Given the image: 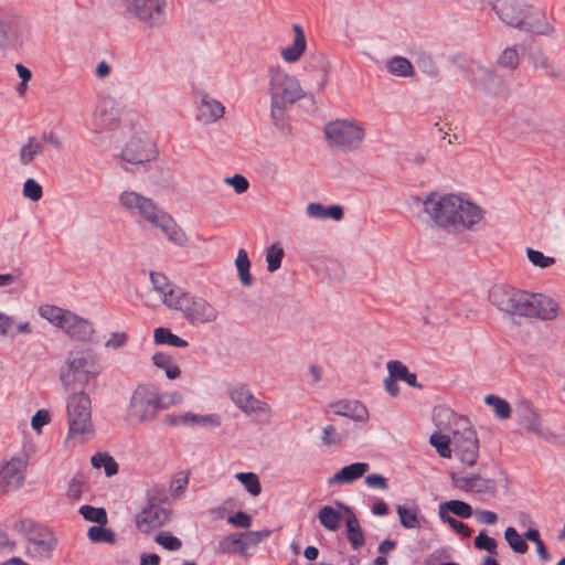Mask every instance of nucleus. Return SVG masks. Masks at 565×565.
Segmentation results:
<instances>
[{
  "instance_id": "nucleus-1",
  "label": "nucleus",
  "mask_w": 565,
  "mask_h": 565,
  "mask_svg": "<svg viewBox=\"0 0 565 565\" xmlns=\"http://www.w3.org/2000/svg\"><path fill=\"white\" fill-rule=\"evenodd\" d=\"M424 211L443 228H470L482 218V210L455 194L430 192L422 201Z\"/></svg>"
},
{
  "instance_id": "nucleus-2",
  "label": "nucleus",
  "mask_w": 565,
  "mask_h": 565,
  "mask_svg": "<svg viewBox=\"0 0 565 565\" xmlns=\"http://www.w3.org/2000/svg\"><path fill=\"white\" fill-rule=\"evenodd\" d=\"M492 10L508 26L540 35H547L553 31L544 17L535 18L533 8L521 0H494Z\"/></svg>"
},
{
  "instance_id": "nucleus-3",
  "label": "nucleus",
  "mask_w": 565,
  "mask_h": 565,
  "mask_svg": "<svg viewBox=\"0 0 565 565\" xmlns=\"http://www.w3.org/2000/svg\"><path fill=\"white\" fill-rule=\"evenodd\" d=\"M436 425H440V418H446L452 424V447L455 456L465 465L473 466L479 456V439L469 419L459 416L447 408H440L434 415Z\"/></svg>"
},
{
  "instance_id": "nucleus-4",
  "label": "nucleus",
  "mask_w": 565,
  "mask_h": 565,
  "mask_svg": "<svg viewBox=\"0 0 565 565\" xmlns=\"http://www.w3.org/2000/svg\"><path fill=\"white\" fill-rule=\"evenodd\" d=\"M39 315L63 330L74 341L84 343L93 341L95 334L93 322L71 310L53 305H42L39 307Z\"/></svg>"
},
{
  "instance_id": "nucleus-5",
  "label": "nucleus",
  "mask_w": 565,
  "mask_h": 565,
  "mask_svg": "<svg viewBox=\"0 0 565 565\" xmlns=\"http://www.w3.org/2000/svg\"><path fill=\"white\" fill-rule=\"evenodd\" d=\"M99 373L100 366L93 351L79 350L68 353L60 379L66 391H73L76 385L84 387Z\"/></svg>"
},
{
  "instance_id": "nucleus-6",
  "label": "nucleus",
  "mask_w": 565,
  "mask_h": 565,
  "mask_svg": "<svg viewBox=\"0 0 565 565\" xmlns=\"http://www.w3.org/2000/svg\"><path fill=\"white\" fill-rule=\"evenodd\" d=\"M68 437L85 441L94 434L92 401L84 391L73 392L66 401Z\"/></svg>"
},
{
  "instance_id": "nucleus-7",
  "label": "nucleus",
  "mask_w": 565,
  "mask_h": 565,
  "mask_svg": "<svg viewBox=\"0 0 565 565\" xmlns=\"http://www.w3.org/2000/svg\"><path fill=\"white\" fill-rule=\"evenodd\" d=\"M365 136V129L354 120L337 119L324 127V137L329 145L341 151L358 149Z\"/></svg>"
},
{
  "instance_id": "nucleus-8",
  "label": "nucleus",
  "mask_w": 565,
  "mask_h": 565,
  "mask_svg": "<svg viewBox=\"0 0 565 565\" xmlns=\"http://www.w3.org/2000/svg\"><path fill=\"white\" fill-rule=\"evenodd\" d=\"M174 310L182 312L183 318L191 326L213 323L218 319L217 309L206 299L182 290L175 302L171 303Z\"/></svg>"
},
{
  "instance_id": "nucleus-9",
  "label": "nucleus",
  "mask_w": 565,
  "mask_h": 565,
  "mask_svg": "<svg viewBox=\"0 0 565 565\" xmlns=\"http://www.w3.org/2000/svg\"><path fill=\"white\" fill-rule=\"evenodd\" d=\"M159 393L152 385H138L130 397L127 407L129 419L139 424L153 422L160 412Z\"/></svg>"
},
{
  "instance_id": "nucleus-10",
  "label": "nucleus",
  "mask_w": 565,
  "mask_h": 565,
  "mask_svg": "<svg viewBox=\"0 0 565 565\" xmlns=\"http://www.w3.org/2000/svg\"><path fill=\"white\" fill-rule=\"evenodd\" d=\"M14 527L26 537L30 556L45 559L52 555L56 545V537L47 527L31 520H21L17 522Z\"/></svg>"
},
{
  "instance_id": "nucleus-11",
  "label": "nucleus",
  "mask_w": 565,
  "mask_h": 565,
  "mask_svg": "<svg viewBox=\"0 0 565 565\" xmlns=\"http://www.w3.org/2000/svg\"><path fill=\"white\" fill-rule=\"evenodd\" d=\"M269 94L276 108L279 105L294 104L305 95L299 81L280 67L269 70Z\"/></svg>"
},
{
  "instance_id": "nucleus-12",
  "label": "nucleus",
  "mask_w": 565,
  "mask_h": 565,
  "mask_svg": "<svg viewBox=\"0 0 565 565\" xmlns=\"http://www.w3.org/2000/svg\"><path fill=\"white\" fill-rule=\"evenodd\" d=\"M140 216L151 225L161 230L166 237L178 246H184L188 243V236L177 224L173 217L163 209L158 206L152 199L148 198Z\"/></svg>"
},
{
  "instance_id": "nucleus-13",
  "label": "nucleus",
  "mask_w": 565,
  "mask_h": 565,
  "mask_svg": "<svg viewBox=\"0 0 565 565\" xmlns=\"http://www.w3.org/2000/svg\"><path fill=\"white\" fill-rule=\"evenodd\" d=\"M529 299V292L505 285H497L489 291L490 302L511 316L525 317Z\"/></svg>"
},
{
  "instance_id": "nucleus-14",
  "label": "nucleus",
  "mask_w": 565,
  "mask_h": 565,
  "mask_svg": "<svg viewBox=\"0 0 565 565\" xmlns=\"http://www.w3.org/2000/svg\"><path fill=\"white\" fill-rule=\"evenodd\" d=\"M228 397L233 404L239 408L246 416L254 415V419L259 424H268L271 418L270 406L256 398L244 384H237L228 390Z\"/></svg>"
},
{
  "instance_id": "nucleus-15",
  "label": "nucleus",
  "mask_w": 565,
  "mask_h": 565,
  "mask_svg": "<svg viewBox=\"0 0 565 565\" xmlns=\"http://www.w3.org/2000/svg\"><path fill=\"white\" fill-rule=\"evenodd\" d=\"M30 33L28 21L18 13L0 8V49L23 44Z\"/></svg>"
},
{
  "instance_id": "nucleus-16",
  "label": "nucleus",
  "mask_w": 565,
  "mask_h": 565,
  "mask_svg": "<svg viewBox=\"0 0 565 565\" xmlns=\"http://www.w3.org/2000/svg\"><path fill=\"white\" fill-rule=\"evenodd\" d=\"M167 0H131L129 12L148 28H159L166 21Z\"/></svg>"
},
{
  "instance_id": "nucleus-17",
  "label": "nucleus",
  "mask_w": 565,
  "mask_h": 565,
  "mask_svg": "<svg viewBox=\"0 0 565 565\" xmlns=\"http://www.w3.org/2000/svg\"><path fill=\"white\" fill-rule=\"evenodd\" d=\"M171 519V511L158 503H150L136 516V527L142 533H150L167 525Z\"/></svg>"
},
{
  "instance_id": "nucleus-18",
  "label": "nucleus",
  "mask_w": 565,
  "mask_h": 565,
  "mask_svg": "<svg viewBox=\"0 0 565 565\" xmlns=\"http://www.w3.org/2000/svg\"><path fill=\"white\" fill-rule=\"evenodd\" d=\"M451 481L455 488L466 492L479 494L482 500H489L497 493L495 481L492 479H484L479 475L461 477L452 473Z\"/></svg>"
},
{
  "instance_id": "nucleus-19",
  "label": "nucleus",
  "mask_w": 565,
  "mask_h": 565,
  "mask_svg": "<svg viewBox=\"0 0 565 565\" xmlns=\"http://www.w3.org/2000/svg\"><path fill=\"white\" fill-rule=\"evenodd\" d=\"M157 150L148 139H131L121 151V159L131 164H141L156 158Z\"/></svg>"
},
{
  "instance_id": "nucleus-20",
  "label": "nucleus",
  "mask_w": 565,
  "mask_h": 565,
  "mask_svg": "<svg viewBox=\"0 0 565 565\" xmlns=\"http://www.w3.org/2000/svg\"><path fill=\"white\" fill-rule=\"evenodd\" d=\"M525 317L541 320H553L557 317L558 305L554 299L542 294L529 292Z\"/></svg>"
},
{
  "instance_id": "nucleus-21",
  "label": "nucleus",
  "mask_w": 565,
  "mask_h": 565,
  "mask_svg": "<svg viewBox=\"0 0 565 565\" xmlns=\"http://www.w3.org/2000/svg\"><path fill=\"white\" fill-rule=\"evenodd\" d=\"M24 480L22 462L18 459L8 461L0 469V493H9L18 490Z\"/></svg>"
},
{
  "instance_id": "nucleus-22",
  "label": "nucleus",
  "mask_w": 565,
  "mask_h": 565,
  "mask_svg": "<svg viewBox=\"0 0 565 565\" xmlns=\"http://www.w3.org/2000/svg\"><path fill=\"white\" fill-rule=\"evenodd\" d=\"M515 416L519 425L527 433H541V416L533 404L523 399L515 405Z\"/></svg>"
},
{
  "instance_id": "nucleus-23",
  "label": "nucleus",
  "mask_w": 565,
  "mask_h": 565,
  "mask_svg": "<svg viewBox=\"0 0 565 565\" xmlns=\"http://www.w3.org/2000/svg\"><path fill=\"white\" fill-rule=\"evenodd\" d=\"M330 408L335 415L344 416L355 422H366L369 418L366 407L359 401H338L332 403Z\"/></svg>"
},
{
  "instance_id": "nucleus-24",
  "label": "nucleus",
  "mask_w": 565,
  "mask_h": 565,
  "mask_svg": "<svg viewBox=\"0 0 565 565\" xmlns=\"http://www.w3.org/2000/svg\"><path fill=\"white\" fill-rule=\"evenodd\" d=\"M150 280L153 290L162 297V302L171 309V303L177 301L183 289L173 288L169 279L160 273H150Z\"/></svg>"
},
{
  "instance_id": "nucleus-25",
  "label": "nucleus",
  "mask_w": 565,
  "mask_h": 565,
  "mask_svg": "<svg viewBox=\"0 0 565 565\" xmlns=\"http://www.w3.org/2000/svg\"><path fill=\"white\" fill-rule=\"evenodd\" d=\"M370 470L367 462H354L343 467L340 471L328 479V484H345L352 483L363 477Z\"/></svg>"
},
{
  "instance_id": "nucleus-26",
  "label": "nucleus",
  "mask_w": 565,
  "mask_h": 565,
  "mask_svg": "<svg viewBox=\"0 0 565 565\" xmlns=\"http://www.w3.org/2000/svg\"><path fill=\"white\" fill-rule=\"evenodd\" d=\"M292 31L295 34L292 44L281 50V56L288 63L299 61L307 47L302 26L300 24H294Z\"/></svg>"
},
{
  "instance_id": "nucleus-27",
  "label": "nucleus",
  "mask_w": 565,
  "mask_h": 565,
  "mask_svg": "<svg viewBox=\"0 0 565 565\" xmlns=\"http://www.w3.org/2000/svg\"><path fill=\"white\" fill-rule=\"evenodd\" d=\"M199 111V119L209 124L222 118L225 113V107L218 100L204 95L202 96Z\"/></svg>"
},
{
  "instance_id": "nucleus-28",
  "label": "nucleus",
  "mask_w": 565,
  "mask_h": 565,
  "mask_svg": "<svg viewBox=\"0 0 565 565\" xmlns=\"http://www.w3.org/2000/svg\"><path fill=\"white\" fill-rule=\"evenodd\" d=\"M345 512L347 537L351 547L358 551L364 545L365 537L355 514L349 508H345Z\"/></svg>"
},
{
  "instance_id": "nucleus-29",
  "label": "nucleus",
  "mask_w": 565,
  "mask_h": 565,
  "mask_svg": "<svg viewBox=\"0 0 565 565\" xmlns=\"http://www.w3.org/2000/svg\"><path fill=\"white\" fill-rule=\"evenodd\" d=\"M32 328L28 321L14 323L12 317L0 311V334L14 338L17 334H30Z\"/></svg>"
},
{
  "instance_id": "nucleus-30",
  "label": "nucleus",
  "mask_w": 565,
  "mask_h": 565,
  "mask_svg": "<svg viewBox=\"0 0 565 565\" xmlns=\"http://www.w3.org/2000/svg\"><path fill=\"white\" fill-rule=\"evenodd\" d=\"M213 426L217 427L221 425V419L215 414L199 415L192 412H188L179 415V426Z\"/></svg>"
},
{
  "instance_id": "nucleus-31",
  "label": "nucleus",
  "mask_w": 565,
  "mask_h": 565,
  "mask_svg": "<svg viewBox=\"0 0 565 565\" xmlns=\"http://www.w3.org/2000/svg\"><path fill=\"white\" fill-rule=\"evenodd\" d=\"M449 512L462 519H468L473 514L471 505L460 500H450L439 504V518L449 515Z\"/></svg>"
},
{
  "instance_id": "nucleus-32",
  "label": "nucleus",
  "mask_w": 565,
  "mask_h": 565,
  "mask_svg": "<svg viewBox=\"0 0 565 565\" xmlns=\"http://www.w3.org/2000/svg\"><path fill=\"white\" fill-rule=\"evenodd\" d=\"M396 513L399 516L401 524L404 529L418 530L420 527L419 509L413 503L411 505H397Z\"/></svg>"
},
{
  "instance_id": "nucleus-33",
  "label": "nucleus",
  "mask_w": 565,
  "mask_h": 565,
  "mask_svg": "<svg viewBox=\"0 0 565 565\" xmlns=\"http://www.w3.org/2000/svg\"><path fill=\"white\" fill-rule=\"evenodd\" d=\"M387 371L393 377L406 382L412 387L422 388V384L417 382L415 373L409 372L408 367L399 361H390L387 363Z\"/></svg>"
},
{
  "instance_id": "nucleus-34",
  "label": "nucleus",
  "mask_w": 565,
  "mask_h": 565,
  "mask_svg": "<svg viewBox=\"0 0 565 565\" xmlns=\"http://www.w3.org/2000/svg\"><path fill=\"white\" fill-rule=\"evenodd\" d=\"M147 196L136 191H124L119 195V203L131 214H141Z\"/></svg>"
},
{
  "instance_id": "nucleus-35",
  "label": "nucleus",
  "mask_w": 565,
  "mask_h": 565,
  "mask_svg": "<svg viewBox=\"0 0 565 565\" xmlns=\"http://www.w3.org/2000/svg\"><path fill=\"white\" fill-rule=\"evenodd\" d=\"M386 70L398 77H412L415 74L414 66L409 60L403 56H393L386 62Z\"/></svg>"
},
{
  "instance_id": "nucleus-36",
  "label": "nucleus",
  "mask_w": 565,
  "mask_h": 565,
  "mask_svg": "<svg viewBox=\"0 0 565 565\" xmlns=\"http://www.w3.org/2000/svg\"><path fill=\"white\" fill-rule=\"evenodd\" d=\"M43 145L35 137H30L28 142L23 145L19 150L20 163L22 166L31 164L36 156L43 153Z\"/></svg>"
},
{
  "instance_id": "nucleus-37",
  "label": "nucleus",
  "mask_w": 565,
  "mask_h": 565,
  "mask_svg": "<svg viewBox=\"0 0 565 565\" xmlns=\"http://www.w3.org/2000/svg\"><path fill=\"white\" fill-rule=\"evenodd\" d=\"M218 551L223 554H239L245 556V547L241 533H233L224 536L218 543Z\"/></svg>"
},
{
  "instance_id": "nucleus-38",
  "label": "nucleus",
  "mask_w": 565,
  "mask_h": 565,
  "mask_svg": "<svg viewBox=\"0 0 565 565\" xmlns=\"http://www.w3.org/2000/svg\"><path fill=\"white\" fill-rule=\"evenodd\" d=\"M235 265L238 271V278L243 286L249 287L253 285L254 279L250 269V260L248 258L247 252L245 249H239L237 253V257L235 260Z\"/></svg>"
},
{
  "instance_id": "nucleus-39",
  "label": "nucleus",
  "mask_w": 565,
  "mask_h": 565,
  "mask_svg": "<svg viewBox=\"0 0 565 565\" xmlns=\"http://www.w3.org/2000/svg\"><path fill=\"white\" fill-rule=\"evenodd\" d=\"M152 362L157 367L164 371L168 379L174 380L180 376L181 371L179 366L173 363L172 358L169 354L158 352L152 355Z\"/></svg>"
},
{
  "instance_id": "nucleus-40",
  "label": "nucleus",
  "mask_w": 565,
  "mask_h": 565,
  "mask_svg": "<svg viewBox=\"0 0 565 565\" xmlns=\"http://www.w3.org/2000/svg\"><path fill=\"white\" fill-rule=\"evenodd\" d=\"M452 430V427L450 428ZM429 443L431 446H434L443 458H450L451 454L454 451L452 447V434L446 435V434H433L429 438Z\"/></svg>"
},
{
  "instance_id": "nucleus-41",
  "label": "nucleus",
  "mask_w": 565,
  "mask_h": 565,
  "mask_svg": "<svg viewBox=\"0 0 565 565\" xmlns=\"http://www.w3.org/2000/svg\"><path fill=\"white\" fill-rule=\"evenodd\" d=\"M154 342L158 344H168L174 348H185L188 341L172 333L169 329L159 327L154 330Z\"/></svg>"
},
{
  "instance_id": "nucleus-42",
  "label": "nucleus",
  "mask_w": 565,
  "mask_h": 565,
  "mask_svg": "<svg viewBox=\"0 0 565 565\" xmlns=\"http://www.w3.org/2000/svg\"><path fill=\"white\" fill-rule=\"evenodd\" d=\"M90 463L94 468H103L107 477H111L118 472V463L108 454H95L90 458Z\"/></svg>"
},
{
  "instance_id": "nucleus-43",
  "label": "nucleus",
  "mask_w": 565,
  "mask_h": 565,
  "mask_svg": "<svg viewBox=\"0 0 565 565\" xmlns=\"http://www.w3.org/2000/svg\"><path fill=\"white\" fill-rule=\"evenodd\" d=\"M318 518L321 525L329 531L338 530L341 521V514L329 505H324L319 510Z\"/></svg>"
},
{
  "instance_id": "nucleus-44",
  "label": "nucleus",
  "mask_w": 565,
  "mask_h": 565,
  "mask_svg": "<svg viewBox=\"0 0 565 565\" xmlns=\"http://www.w3.org/2000/svg\"><path fill=\"white\" fill-rule=\"evenodd\" d=\"M532 61L534 67L544 70L548 77L558 79L565 78L564 73L559 68L552 65L548 57L542 52L533 54Z\"/></svg>"
},
{
  "instance_id": "nucleus-45",
  "label": "nucleus",
  "mask_w": 565,
  "mask_h": 565,
  "mask_svg": "<svg viewBox=\"0 0 565 565\" xmlns=\"http://www.w3.org/2000/svg\"><path fill=\"white\" fill-rule=\"evenodd\" d=\"M484 403L492 407L499 419H508L510 417L511 406L504 398L489 394L484 397Z\"/></svg>"
},
{
  "instance_id": "nucleus-46",
  "label": "nucleus",
  "mask_w": 565,
  "mask_h": 565,
  "mask_svg": "<svg viewBox=\"0 0 565 565\" xmlns=\"http://www.w3.org/2000/svg\"><path fill=\"white\" fill-rule=\"evenodd\" d=\"M88 539L94 543L114 544L116 542V534L113 530L103 525H93L88 529Z\"/></svg>"
},
{
  "instance_id": "nucleus-47",
  "label": "nucleus",
  "mask_w": 565,
  "mask_h": 565,
  "mask_svg": "<svg viewBox=\"0 0 565 565\" xmlns=\"http://www.w3.org/2000/svg\"><path fill=\"white\" fill-rule=\"evenodd\" d=\"M235 478L245 487L246 491L256 497L262 492L259 479L254 472H238Z\"/></svg>"
},
{
  "instance_id": "nucleus-48",
  "label": "nucleus",
  "mask_w": 565,
  "mask_h": 565,
  "mask_svg": "<svg viewBox=\"0 0 565 565\" xmlns=\"http://www.w3.org/2000/svg\"><path fill=\"white\" fill-rule=\"evenodd\" d=\"M284 255V248L278 243H275L268 247L266 252L267 270L274 273L279 269Z\"/></svg>"
},
{
  "instance_id": "nucleus-49",
  "label": "nucleus",
  "mask_w": 565,
  "mask_h": 565,
  "mask_svg": "<svg viewBox=\"0 0 565 565\" xmlns=\"http://www.w3.org/2000/svg\"><path fill=\"white\" fill-rule=\"evenodd\" d=\"M504 537L509 544V546L519 554H524L529 550V545L524 540V536L521 537L516 530L512 526H509L504 531Z\"/></svg>"
},
{
  "instance_id": "nucleus-50",
  "label": "nucleus",
  "mask_w": 565,
  "mask_h": 565,
  "mask_svg": "<svg viewBox=\"0 0 565 565\" xmlns=\"http://www.w3.org/2000/svg\"><path fill=\"white\" fill-rule=\"evenodd\" d=\"M86 521L104 525L107 523V513L104 508H95L92 505H82L78 511Z\"/></svg>"
},
{
  "instance_id": "nucleus-51",
  "label": "nucleus",
  "mask_w": 565,
  "mask_h": 565,
  "mask_svg": "<svg viewBox=\"0 0 565 565\" xmlns=\"http://www.w3.org/2000/svg\"><path fill=\"white\" fill-rule=\"evenodd\" d=\"M271 532L270 530H263V531H248L241 533L243 545L245 547V552L249 547L257 546L260 542L268 539L270 536Z\"/></svg>"
},
{
  "instance_id": "nucleus-52",
  "label": "nucleus",
  "mask_w": 565,
  "mask_h": 565,
  "mask_svg": "<svg viewBox=\"0 0 565 565\" xmlns=\"http://www.w3.org/2000/svg\"><path fill=\"white\" fill-rule=\"evenodd\" d=\"M22 194L24 198L30 199L33 202H38L43 196L42 185L34 179L29 178L23 183Z\"/></svg>"
},
{
  "instance_id": "nucleus-53",
  "label": "nucleus",
  "mask_w": 565,
  "mask_h": 565,
  "mask_svg": "<svg viewBox=\"0 0 565 565\" xmlns=\"http://www.w3.org/2000/svg\"><path fill=\"white\" fill-rule=\"evenodd\" d=\"M498 64L502 67L514 70L519 65V54L515 46L507 47L498 60Z\"/></svg>"
},
{
  "instance_id": "nucleus-54",
  "label": "nucleus",
  "mask_w": 565,
  "mask_h": 565,
  "mask_svg": "<svg viewBox=\"0 0 565 565\" xmlns=\"http://www.w3.org/2000/svg\"><path fill=\"white\" fill-rule=\"evenodd\" d=\"M526 255H527L529 260L534 266H537L540 268H547V267L552 266L553 264H555L554 257L545 256L542 252L536 250V249L527 248Z\"/></svg>"
},
{
  "instance_id": "nucleus-55",
  "label": "nucleus",
  "mask_w": 565,
  "mask_h": 565,
  "mask_svg": "<svg viewBox=\"0 0 565 565\" xmlns=\"http://www.w3.org/2000/svg\"><path fill=\"white\" fill-rule=\"evenodd\" d=\"M497 546V541L493 537L489 536L484 531H481L475 537V547L478 550H483L491 554H495Z\"/></svg>"
},
{
  "instance_id": "nucleus-56",
  "label": "nucleus",
  "mask_w": 565,
  "mask_h": 565,
  "mask_svg": "<svg viewBox=\"0 0 565 565\" xmlns=\"http://www.w3.org/2000/svg\"><path fill=\"white\" fill-rule=\"evenodd\" d=\"M285 108L286 105H279L278 108L275 107V104H271L270 117L277 129L282 132H287L289 130V126L285 120Z\"/></svg>"
},
{
  "instance_id": "nucleus-57",
  "label": "nucleus",
  "mask_w": 565,
  "mask_h": 565,
  "mask_svg": "<svg viewBox=\"0 0 565 565\" xmlns=\"http://www.w3.org/2000/svg\"><path fill=\"white\" fill-rule=\"evenodd\" d=\"M285 108L286 105H279L278 108L275 107V104H271L270 117L277 129L282 132H287L289 130V126L285 120Z\"/></svg>"
},
{
  "instance_id": "nucleus-58",
  "label": "nucleus",
  "mask_w": 565,
  "mask_h": 565,
  "mask_svg": "<svg viewBox=\"0 0 565 565\" xmlns=\"http://www.w3.org/2000/svg\"><path fill=\"white\" fill-rule=\"evenodd\" d=\"M86 488V483L84 479L79 476H76L71 479L68 487H67V497L72 500H79L82 498V494Z\"/></svg>"
},
{
  "instance_id": "nucleus-59",
  "label": "nucleus",
  "mask_w": 565,
  "mask_h": 565,
  "mask_svg": "<svg viewBox=\"0 0 565 565\" xmlns=\"http://www.w3.org/2000/svg\"><path fill=\"white\" fill-rule=\"evenodd\" d=\"M156 542L162 545L168 551H178L182 546V542L177 536L168 532H162L156 536Z\"/></svg>"
},
{
  "instance_id": "nucleus-60",
  "label": "nucleus",
  "mask_w": 565,
  "mask_h": 565,
  "mask_svg": "<svg viewBox=\"0 0 565 565\" xmlns=\"http://www.w3.org/2000/svg\"><path fill=\"white\" fill-rule=\"evenodd\" d=\"M440 520L444 523H447L452 530H455L458 534L462 535L463 537H469L471 535V529L466 523L458 521L454 516L447 515L440 518Z\"/></svg>"
},
{
  "instance_id": "nucleus-61",
  "label": "nucleus",
  "mask_w": 565,
  "mask_h": 565,
  "mask_svg": "<svg viewBox=\"0 0 565 565\" xmlns=\"http://www.w3.org/2000/svg\"><path fill=\"white\" fill-rule=\"evenodd\" d=\"M128 342V335L125 332H114L105 342L106 349L118 350L124 348Z\"/></svg>"
},
{
  "instance_id": "nucleus-62",
  "label": "nucleus",
  "mask_w": 565,
  "mask_h": 565,
  "mask_svg": "<svg viewBox=\"0 0 565 565\" xmlns=\"http://www.w3.org/2000/svg\"><path fill=\"white\" fill-rule=\"evenodd\" d=\"M227 522L236 527L247 529L252 524V518L244 511H237L227 518Z\"/></svg>"
},
{
  "instance_id": "nucleus-63",
  "label": "nucleus",
  "mask_w": 565,
  "mask_h": 565,
  "mask_svg": "<svg viewBox=\"0 0 565 565\" xmlns=\"http://www.w3.org/2000/svg\"><path fill=\"white\" fill-rule=\"evenodd\" d=\"M225 183L232 185L236 193L241 194L247 191L249 183L242 174H235L225 179Z\"/></svg>"
},
{
  "instance_id": "nucleus-64",
  "label": "nucleus",
  "mask_w": 565,
  "mask_h": 565,
  "mask_svg": "<svg viewBox=\"0 0 565 565\" xmlns=\"http://www.w3.org/2000/svg\"><path fill=\"white\" fill-rule=\"evenodd\" d=\"M50 422V413L46 409L38 411L32 419L31 426L34 430L40 431L41 428Z\"/></svg>"
}]
</instances>
